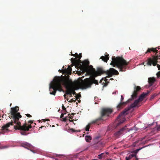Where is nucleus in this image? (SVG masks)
I'll return each instance as SVG.
<instances>
[{"label": "nucleus", "mask_w": 160, "mask_h": 160, "mask_svg": "<svg viewBox=\"0 0 160 160\" xmlns=\"http://www.w3.org/2000/svg\"><path fill=\"white\" fill-rule=\"evenodd\" d=\"M11 117L12 120L11 122H9L2 127L1 129L2 130H8L7 128L9 127L10 125H13L14 123L15 125L14 126L15 129L20 130L24 131H28L30 128L32 127L31 124H33L35 125V123H33V121L30 120L28 122V124L25 122L22 125H21V123L19 121V118H22V116L19 112H18L19 108L18 107H16L14 108H11Z\"/></svg>", "instance_id": "f257e3e1"}, {"label": "nucleus", "mask_w": 160, "mask_h": 160, "mask_svg": "<svg viewBox=\"0 0 160 160\" xmlns=\"http://www.w3.org/2000/svg\"><path fill=\"white\" fill-rule=\"evenodd\" d=\"M89 67L91 68V72L90 78H86L84 81L81 80V82L83 86V88L85 89L90 87L92 83L98 85V81L96 80L95 78L102 74L105 73L109 77H111L113 75L119 74L118 71L113 68H110L109 70L106 71L102 68H98L97 69V71H96L95 69L93 68L92 66L90 65Z\"/></svg>", "instance_id": "f03ea898"}, {"label": "nucleus", "mask_w": 160, "mask_h": 160, "mask_svg": "<svg viewBox=\"0 0 160 160\" xmlns=\"http://www.w3.org/2000/svg\"><path fill=\"white\" fill-rule=\"evenodd\" d=\"M63 85L67 89L66 94L67 95H73L76 94L74 90H77L79 88L85 89L83 88V85L81 82L79 81H75L73 82L69 79L66 76H62Z\"/></svg>", "instance_id": "7ed1b4c3"}, {"label": "nucleus", "mask_w": 160, "mask_h": 160, "mask_svg": "<svg viewBox=\"0 0 160 160\" xmlns=\"http://www.w3.org/2000/svg\"><path fill=\"white\" fill-rule=\"evenodd\" d=\"M112 60L111 63V65L113 67L118 68L119 71H126L129 62H127L122 57H118L116 58L112 57Z\"/></svg>", "instance_id": "20e7f679"}, {"label": "nucleus", "mask_w": 160, "mask_h": 160, "mask_svg": "<svg viewBox=\"0 0 160 160\" xmlns=\"http://www.w3.org/2000/svg\"><path fill=\"white\" fill-rule=\"evenodd\" d=\"M62 85H63L62 76L55 77L50 85V91L53 90L52 92H50V94L55 95L57 90L61 91L62 90Z\"/></svg>", "instance_id": "39448f33"}, {"label": "nucleus", "mask_w": 160, "mask_h": 160, "mask_svg": "<svg viewBox=\"0 0 160 160\" xmlns=\"http://www.w3.org/2000/svg\"><path fill=\"white\" fill-rule=\"evenodd\" d=\"M150 92L151 91H148L147 92H143L141 94L137 100H135L134 102L129 107L125 109L120 113L117 118V120L118 119L122 116L125 115L127 114L128 113L129 111L131 109L136 106L138 103L140 101H142L144 98L146 96H147L150 93Z\"/></svg>", "instance_id": "423d86ee"}, {"label": "nucleus", "mask_w": 160, "mask_h": 160, "mask_svg": "<svg viewBox=\"0 0 160 160\" xmlns=\"http://www.w3.org/2000/svg\"><path fill=\"white\" fill-rule=\"evenodd\" d=\"M141 89V88L140 86H135L134 88V91L133 92L131 96V98H130L129 100L125 102H122L124 99V98L122 95H121L120 102L117 106V108L118 110L121 109L125 106L129 102V101L132 100L136 98L137 97L138 92L140 91Z\"/></svg>", "instance_id": "0eeeda50"}, {"label": "nucleus", "mask_w": 160, "mask_h": 160, "mask_svg": "<svg viewBox=\"0 0 160 160\" xmlns=\"http://www.w3.org/2000/svg\"><path fill=\"white\" fill-rule=\"evenodd\" d=\"M112 110L110 108H102L101 111V117L98 118L92 121L91 123H97L98 121L105 120L107 119L109 115L112 112Z\"/></svg>", "instance_id": "6e6552de"}, {"label": "nucleus", "mask_w": 160, "mask_h": 160, "mask_svg": "<svg viewBox=\"0 0 160 160\" xmlns=\"http://www.w3.org/2000/svg\"><path fill=\"white\" fill-rule=\"evenodd\" d=\"M158 55L156 56H152V58H149L148 59V62L147 64L149 66H151L152 65L154 66H155L158 62Z\"/></svg>", "instance_id": "1a4fd4ad"}, {"label": "nucleus", "mask_w": 160, "mask_h": 160, "mask_svg": "<svg viewBox=\"0 0 160 160\" xmlns=\"http://www.w3.org/2000/svg\"><path fill=\"white\" fill-rule=\"evenodd\" d=\"M81 63H80L78 66H79L81 68L84 69L85 71L88 72L89 70L87 67L89 66V61L87 60H86L83 62L81 61Z\"/></svg>", "instance_id": "9d476101"}, {"label": "nucleus", "mask_w": 160, "mask_h": 160, "mask_svg": "<svg viewBox=\"0 0 160 160\" xmlns=\"http://www.w3.org/2000/svg\"><path fill=\"white\" fill-rule=\"evenodd\" d=\"M126 126L121 128L119 131H117L114 133V135L117 138H118L119 137L123 134L124 131L126 129Z\"/></svg>", "instance_id": "9b49d317"}, {"label": "nucleus", "mask_w": 160, "mask_h": 160, "mask_svg": "<svg viewBox=\"0 0 160 160\" xmlns=\"http://www.w3.org/2000/svg\"><path fill=\"white\" fill-rule=\"evenodd\" d=\"M71 62L72 64H74L75 65L78 66L80 63H81V61L79 59L76 58H72L71 59Z\"/></svg>", "instance_id": "f8f14e48"}, {"label": "nucleus", "mask_w": 160, "mask_h": 160, "mask_svg": "<svg viewBox=\"0 0 160 160\" xmlns=\"http://www.w3.org/2000/svg\"><path fill=\"white\" fill-rule=\"evenodd\" d=\"M22 146L25 148H27L28 149L30 150L31 151H32L34 153V152L31 150V149L32 148V145H31L29 143H28L27 142H25L23 143L22 144Z\"/></svg>", "instance_id": "ddd939ff"}, {"label": "nucleus", "mask_w": 160, "mask_h": 160, "mask_svg": "<svg viewBox=\"0 0 160 160\" xmlns=\"http://www.w3.org/2000/svg\"><path fill=\"white\" fill-rule=\"evenodd\" d=\"M135 157V160H138V158H137L136 155L135 154L132 153V154H130L129 155L128 157H126V160H129L131 159L132 157Z\"/></svg>", "instance_id": "4468645a"}, {"label": "nucleus", "mask_w": 160, "mask_h": 160, "mask_svg": "<svg viewBox=\"0 0 160 160\" xmlns=\"http://www.w3.org/2000/svg\"><path fill=\"white\" fill-rule=\"evenodd\" d=\"M151 51L153 52H155L156 53H157L158 52V51L156 49V48H148L147 50V51L145 52V53H147L148 52L150 53L151 52Z\"/></svg>", "instance_id": "2eb2a0df"}, {"label": "nucleus", "mask_w": 160, "mask_h": 160, "mask_svg": "<svg viewBox=\"0 0 160 160\" xmlns=\"http://www.w3.org/2000/svg\"><path fill=\"white\" fill-rule=\"evenodd\" d=\"M148 79V82L150 86L152 85L155 81V79L154 78H149Z\"/></svg>", "instance_id": "dca6fc26"}, {"label": "nucleus", "mask_w": 160, "mask_h": 160, "mask_svg": "<svg viewBox=\"0 0 160 160\" xmlns=\"http://www.w3.org/2000/svg\"><path fill=\"white\" fill-rule=\"evenodd\" d=\"M108 56L109 55L108 54L107 55H105V56H102L100 58L104 62H107L108 60L109 59Z\"/></svg>", "instance_id": "f3484780"}, {"label": "nucleus", "mask_w": 160, "mask_h": 160, "mask_svg": "<svg viewBox=\"0 0 160 160\" xmlns=\"http://www.w3.org/2000/svg\"><path fill=\"white\" fill-rule=\"evenodd\" d=\"M124 120H123L122 121H118V122H117V121H116L114 124V127H115V128H117L121 124L123 123V122H124Z\"/></svg>", "instance_id": "a211bd4d"}, {"label": "nucleus", "mask_w": 160, "mask_h": 160, "mask_svg": "<svg viewBox=\"0 0 160 160\" xmlns=\"http://www.w3.org/2000/svg\"><path fill=\"white\" fill-rule=\"evenodd\" d=\"M65 70H66L67 72L65 73V74H66L67 75H68L69 74H70L71 73L72 69L71 68V67L70 66H68V68L67 69H65Z\"/></svg>", "instance_id": "6ab92c4d"}, {"label": "nucleus", "mask_w": 160, "mask_h": 160, "mask_svg": "<svg viewBox=\"0 0 160 160\" xmlns=\"http://www.w3.org/2000/svg\"><path fill=\"white\" fill-rule=\"evenodd\" d=\"M106 156V154L104 153H102L98 156V158L99 159H101L102 158H105Z\"/></svg>", "instance_id": "aec40b11"}, {"label": "nucleus", "mask_w": 160, "mask_h": 160, "mask_svg": "<svg viewBox=\"0 0 160 160\" xmlns=\"http://www.w3.org/2000/svg\"><path fill=\"white\" fill-rule=\"evenodd\" d=\"M85 139L87 142H90L92 139V137L90 136L87 135L85 137Z\"/></svg>", "instance_id": "412c9836"}, {"label": "nucleus", "mask_w": 160, "mask_h": 160, "mask_svg": "<svg viewBox=\"0 0 160 160\" xmlns=\"http://www.w3.org/2000/svg\"><path fill=\"white\" fill-rule=\"evenodd\" d=\"M75 113H72L71 114H68V115L69 116V118H70L69 121L70 122H72L73 120V119L72 118V116H71V115H75Z\"/></svg>", "instance_id": "4be33fe9"}, {"label": "nucleus", "mask_w": 160, "mask_h": 160, "mask_svg": "<svg viewBox=\"0 0 160 160\" xmlns=\"http://www.w3.org/2000/svg\"><path fill=\"white\" fill-rule=\"evenodd\" d=\"M75 55H76V58H78V59H79L80 60V59L82 57L81 53L79 54L78 55L77 53H76Z\"/></svg>", "instance_id": "5701e85b"}, {"label": "nucleus", "mask_w": 160, "mask_h": 160, "mask_svg": "<svg viewBox=\"0 0 160 160\" xmlns=\"http://www.w3.org/2000/svg\"><path fill=\"white\" fill-rule=\"evenodd\" d=\"M9 146L8 145L1 146H0V149H3L8 148L9 147Z\"/></svg>", "instance_id": "b1692460"}, {"label": "nucleus", "mask_w": 160, "mask_h": 160, "mask_svg": "<svg viewBox=\"0 0 160 160\" xmlns=\"http://www.w3.org/2000/svg\"><path fill=\"white\" fill-rule=\"evenodd\" d=\"M78 98L77 97H76V99H75V98L72 99L70 101H69V102H75L76 100L78 99Z\"/></svg>", "instance_id": "393cba45"}, {"label": "nucleus", "mask_w": 160, "mask_h": 160, "mask_svg": "<svg viewBox=\"0 0 160 160\" xmlns=\"http://www.w3.org/2000/svg\"><path fill=\"white\" fill-rule=\"evenodd\" d=\"M66 70H65V69L63 70H59L58 71L60 72H62L63 74H65V73L67 72Z\"/></svg>", "instance_id": "a878e982"}, {"label": "nucleus", "mask_w": 160, "mask_h": 160, "mask_svg": "<svg viewBox=\"0 0 160 160\" xmlns=\"http://www.w3.org/2000/svg\"><path fill=\"white\" fill-rule=\"evenodd\" d=\"M90 124H88L87 126H86L85 128V130L86 131H89V129L90 128Z\"/></svg>", "instance_id": "bb28decb"}, {"label": "nucleus", "mask_w": 160, "mask_h": 160, "mask_svg": "<svg viewBox=\"0 0 160 160\" xmlns=\"http://www.w3.org/2000/svg\"><path fill=\"white\" fill-rule=\"evenodd\" d=\"M157 95V94L155 93L154 94L152 95L151 96V97L150 99V100H151L152 99H153L155 97H156Z\"/></svg>", "instance_id": "cd10ccee"}, {"label": "nucleus", "mask_w": 160, "mask_h": 160, "mask_svg": "<svg viewBox=\"0 0 160 160\" xmlns=\"http://www.w3.org/2000/svg\"><path fill=\"white\" fill-rule=\"evenodd\" d=\"M56 156L57 157H59L60 158H61L62 157H66L64 155L62 154H56Z\"/></svg>", "instance_id": "c85d7f7f"}, {"label": "nucleus", "mask_w": 160, "mask_h": 160, "mask_svg": "<svg viewBox=\"0 0 160 160\" xmlns=\"http://www.w3.org/2000/svg\"><path fill=\"white\" fill-rule=\"evenodd\" d=\"M21 133L22 135H26V133L25 132H21Z\"/></svg>", "instance_id": "c756f323"}, {"label": "nucleus", "mask_w": 160, "mask_h": 160, "mask_svg": "<svg viewBox=\"0 0 160 160\" xmlns=\"http://www.w3.org/2000/svg\"><path fill=\"white\" fill-rule=\"evenodd\" d=\"M157 130L158 131H160V124L157 126Z\"/></svg>", "instance_id": "7c9ffc66"}, {"label": "nucleus", "mask_w": 160, "mask_h": 160, "mask_svg": "<svg viewBox=\"0 0 160 160\" xmlns=\"http://www.w3.org/2000/svg\"><path fill=\"white\" fill-rule=\"evenodd\" d=\"M141 149H136L135 151V153H134V154H136V153L138 152V151L141 149Z\"/></svg>", "instance_id": "2f4dec72"}, {"label": "nucleus", "mask_w": 160, "mask_h": 160, "mask_svg": "<svg viewBox=\"0 0 160 160\" xmlns=\"http://www.w3.org/2000/svg\"><path fill=\"white\" fill-rule=\"evenodd\" d=\"M26 115V116L30 118L32 117V116L31 115L29 114H27Z\"/></svg>", "instance_id": "473e14b6"}, {"label": "nucleus", "mask_w": 160, "mask_h": 160, "mask_svg": "<svg viewBox=\"0 0 160 160\" xmlns=\"http://www.w3.org/2000/svg\"><path fill=\"white\" fill-rule=\"evenodd\" d=\"M157 66L158 68V69L159 70H160V65L159 64H157Z\"/></svg>", "instance_id": "72a5a7b5"}, {"label": "nucleus", "mask_w": 160, "mask_h": 160, "mask_svg": "<svg viewBox=\"0 0 160 160\" xmlns=\"http://www.w3.org/2000/svg\"><path fill=\"white\" fill-rule=\"evenodd\" d=\"M62 108L64 110H66V108L63 105L62 106Z\"/></svg>", "instance_id": "f704fd0d"}, {"label": "nucleus", "mask_w": 160, "mask_h": 160, "mask_svg": "<svg viewBox=\"0 0 160 160\" xmlns=\"http://www.w3.org/2000/svg\"><path fill=\"white\" fill-rule=\"evenodd\" d=\"M64 116V114H63V113H62L61 114V116H60V118H62Z\"/></svg>", "instance_id": "c9c22d12"}, {"label": "nucleus", "mask_w": 160, "mask_h": 160, "mask_svg": "<svg viewBox=\"0 0 160 160\" xmlns=\"http://www.w3.org/2000/svg\"><path fill=\"white\" fill-rule=\"evenodd\" d=\"M72 131L73 132H75V130L74 129H73L72 128L71 129Z\"/></svg>", "instance_id": "e433bc0d"}, {"label": "nucleus", "mask_w": 160, "mask_h": 160, "mask_svg": "<svg viewBox=\"0 0 160 160\" xmlns=\"http://www.w3.org/2000/svg\"><path fill=\"white\" fill-rule=\"evenodd\" d=\"M81 96L80 95H78V96H77V95H76V96H75V97H78H78H81Z\"/></svg>", "instance_id": "4c0bfd02"}, {"label": "nucleus", "mask_w": 160, "mask_h": 160, "mask_svg": "<svg viewBox=\"0 0 160 160\" xmlns=\"http://www.w3.org/2000/svg\"><path fill=\"white\" fill-rule=\"evenodd\" d=\"M42 120L43 122H45L46 121V120L45 119H42Z\"/></svg>", "instance_id": "58836bf2"}, {"label": "nucleus", "mask_w": 160, "mask_h": 160, "mask_svg": "<svg viewBox=\"0 0 160 160\" xmlns=\"http://www.w3.org/2000/svg\"><path fill=\"white\" fill-rule=\"evenodd\" d=\"M158 74H160V71H159V72H158V73H157V76H158Z\"/></svg>", "instance_id": "ea45409f"}, {"label": "nucleus", "mask_w": 160, "mask_h": 160, "mask_svg": "<svg viewBox=\"0 0 160 160\" xmlns=\"http://www.w3.org/2000/svg\"><path fill=\"white\" fill-rule=\"evenodd\" d=\"M44 126H42L39 128H42Z\"/></svg>", "instance_id": "a19ab883"}, {"label": "nucleus", "mask_w": 160, "mask_h": 160, "mask_svg": "<svg viewBox=\"0 0 160 160\" xmlns=\"http://www.w3.org/2000/svg\"><path fill=\"white\" fill-rule=\"evenodd\" d=\"M66 118H63V121H66Z\"/></svg>", "instance_id": "79ce46f5"}, {"label": "nucleus", "mask_w": 160, "mask_h": 160, "mask_svg": "<svg viewBox=\"0 0 160 160\" xmlns=\"http://www.w3.org/2000/svg\"><path fill=\"white\" fill-rule=\"evenodd\" d=\"M105 154H106V155H107L108 154V152H106L105 153Z\"/></svg>", "instance_id": "37998d69"}, {"label": "nucleus", "mask_w": 160, "mask_h": 160, "mask_svg": "<svg viewBox=\"0 0 160 160\" xmlns=\"http://www.w3.org/2000/svg\"><path fill=\"white\" fill-rule=\"evenodd\" d=\"M140 141H142V138H140L139 139V140Z\"/></svg>", "instance_id": "c03bdc74"}, {"label": "nucleus", "mask_w": 160, "mask_h": 160, "mask_svg": "<svg viewBox=\"0 0 160 160\" xmlns=\"http://www.w3.org/2000/svg\"><path fill=\"white\" fill-rule=\"evenodd\" d=\"M72 56H75L74 55V54H72Z\"/></svg>", "instance_id": "a18cd8bd"}, {"label": "nucleus", "mask_w": 160, "mask_h": 160, "mask_svg": "<svg viewBox=\"0 0 160 160\" xmlns=\"http://www.w3.org/2000/svg\"><path fill=\"white\" fill-rule=\"evenodd\" d=\"M158 59H160V56H158Z\"/></svg>", "instance_id": "49530a36"}, {"label": "nucleus", "mask_w": 160, "mask_h": 160, "mask_svg": "<svg viewBox=\"0 0 160 160\" xmlns=\"http://www.w3.org/2000/svg\"><path fill=\"white\" fill-rule=\"evenodd\" d=\"M66 95L65 94H64V98H66Z\"/></svg>", "instance_id": "de8ad7c7"}, {"label": "nucleus", "mask_w": 160, "mask_h": 160, "mask_svg": "<svg viewBox=\"0 0 160 160\" xmlns=\"http://www.w3.org/2000/svg\"><path fill=\"white\" fill-rule=\"evenodd\" d=\"M78 102H80V100H78Z\"/></svg>", "instance_id": "09e8293b"}, {"label": "nucleus", "mask_w": 160, "mask_h": 160, "mask_svg": "<svg viewBox=\"0 0 160 160\" xmlns=\"http://www.w3.org/2000/svg\"><path fill=\"white\" fill-rule=\"evenodd\" d=\"M102 79H101V80H100V83L101 82H102Z\"/></svg>", "instance_id": "8fccbe9b"}, {"label": "nucleus", "mask_w": 160, "mask_h": 160, "mask_svg": "<svg viewBox=\"0 0 160 160\" xmlns=\"http://www.w3.org/2000/svg\"><path fill=\"white\" fill-rule=\"evenodd\" d=\"M39 122H42L41 121H40V120H39Z\"/></svg>", "instance_id": "3c124183"}, {"label": "nucleus", "mask_w": 160, "mask_h": 160, "mask_svg": "<svg viewBox=\"0 0 160 160\" xmlns=\"http://www.w3.org/2000/svg\"><path fill=\"white\" fill-rule=\"evenodd\" d=\"M134 128H135V127L134 128H133L132 129V130H134Z\"/></svg>", "instance_id": "603ef678"}, {"label": "nucleus", "mask_w": 160, "mask_h": 160, "mask_svg": "<svg viewBox=\"0 0 160 160\" xmlns=\"http://www.w3.org/2000/svg\"><path fill=\"white\" fill-rule=\"evenodd\" d=\"M70 97H72V94H71V95H69Z\"/></svg>", "instance_id": "864d4df0"}, {"label": "nucleus", "mask_w": 160, "mask_h": 160, "mask_svg": "<svg viewBox=\"0 0 160 160\" xmlns=\"http://www.w3.org/2000/svg\"><path fill=\"white\" fill-rule=\"evenodd\" d=\"M138 142V141H136V142H135V143H137Z\"/></svg>", "instance_id": "5fc2aeb1"}, {"label": "nucleus", "mask_w": 160, "mask_h": 160, "mask_svg": "<svg viewBox=\"0 0 160 160\" xmlns=\"http://www.w3.org/2000/svg\"><path fill=\"white\" fill-rule=\"evenodd\" d=\"M92 160H97V159H92Z\"/></svg>", "instance_id": "6e6d98bb"}, {"label": "nucleus", "mask_w": 160, "mask_h": 160, "mask_svg": "<svg viewBox=\"0 0 160 160\" xmlns=\"http://www.w3.org/2000/svg\"><path fill=\"white\" fill-rule=\"evenodd\" d=\"M144 62H143L142 63V64H143V65H144Z\"/></svg>", "instance_id": "4d7b16f0"}, {"label": "nucleus", "mask_w": 160, "mask_h": 160, "mask_svg": "<svg viewBox=\"0 0 160 160\" xmlns=\"http://www.w3.org/2000/svg\"><path fill=\"white\" fill-rule=\"evenodd\" d=\"M112 160V159H109V160Z\"/></svg>", "instance_id": "13d9d810"}, {"label": "nucleus", "mask_w": 160, "mask_h": 160, "mask_svg": "<svg viewBox=\"0 0 160 160\" xmlns=\"http://www.w3.org/2000/svg\"><path fill=\"white\" fill-rule=\"evenodd\" d=\"M55 160H58V159H55Z\"/></svg>", "instance_id": "bf43d9fd"}, {"label": "nucleus", "mask_w": 160, "mask_h": 160, "mask_svg": "<svg viewBox=\"0 0 160 160\" xmlns=\"http://www.w3.org/2000/svg\"><path fill=\"white\" fill-rule=\"evenodd\" d=\"M64 66H63L62 68H64Z\"/></svg>", "instance_id": "052dcab7"}, {"label": "nucleus", "mask_w": 160, "mask_h": 160, "mask_svg": "<svg viewBox=\"0 0 160 160\" xmlns=\"http://www.w3.org/2000/svg\"><path fill=\"white\" fill-rule=\"evenodd\" d=\"M78 104V103H77H77H76V104Z\"/></svg>", "instance_id": "680f3d73"}]
</instances>
